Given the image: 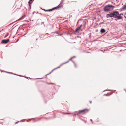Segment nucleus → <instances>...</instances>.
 I'll return each instance as SVG.
<instances>
[{"label": "nucleus", "mask_w": 126, "mask_h": 126, "mask_svg": "<svg viewBox=\"0 0 126 126\" xmlns=\"http://www.w3.org/2000/svg\"><path fill=\"white\" fill-rule=\"evenodd\" d=\"M82 26V24H81L80 25V26L79 27H78L80 29V28H81V27Z\"/></svg>", "instance_id": "412c9836"}, {"label": "nucleus", "mask_w": 126, "mask_h": 126, "mask_svg": "<svg viewBox=\"0 0 126 126\" xmlns=\"http://www.w3.org/2000/svg\"><path fill=\"white\" fill-rule=\"evenodd\" d=\"M18 76H22V77H23V76H21V75H18Z\"/></svg>", "instance_id": "4c0bfd02"}, {"label": "nucleus", "mask_w": 126, "mask_h": 126, "mask_svg": "<svg viewBox=\"0 0 126 126\" xmlns=\"http://www.w3.org/2000/svg\"><path fill=\"white\" fill-rule=\"evenodd\" d=\"M90 121H91V122H92V123H93V122H92V119H90Z\"/></svg>", "instance_id": "cd10ccee"}, {"label": "nucleus", "mask_w": 126, "mask_h": 126, "mask_svg": "<svg viewBox=\"0 0 126 126\" xmlns=\"http://www.w3.org/2000/svg\"><path fill=\"white\" fill-rule=\"evenodd\" d=\"M62 5H60V4H59L57 6L55 7H54V8H52V9H51V11L53 10H55L56 9H57L58 8L61 7H62Z\"/></svg>", "instance_id": "20e7f679"}, {"label": "nucleus", "mask_w": 126, "mask_h": 126, "mask_svg": "<svg viewBox=\"0 0 126 126\" xmlns=\"http://www.w3.org/2000/svg\"><path fill=\"white\" fill-rule=\"evenodd\" d=\"M11 74H13V75L14 74L13 73H11Z\"/></svg>", "instance_id": "72a5a7b5"}, {"label": "nucleus", "mask_w": 126, "mask_h": 126, "mask_svg": "<svg viewBox=\"0 0 126 126\" xmlns=\"http://www.w3.org/2000/svg\"><path fill=\"white\" fill-rule=\"evenodd\" d=\"M114 7L112 5H108L105 6L104 8V11L105 12H108L112 10Z\"/></svg>", "instance_id": "f03ea898"}, {"label": "nucleus", "mask_w": 126, "mask_h": 126, "mask_svg": "<svg viewBox=\"0 0 126 126\" xmlns=\"http://www.w3.org/2000/svg\"><path fill=\"white\" fill-rule=\"evenodd\" d=\"M1 32V31H0V32Z\"/></svg>", "instance_id": "603ef678"}, {"label": "nucleus", "mask_w": 126, "mask_h": 126, "mask_svg": "<svg viewBox=\"0 0 126 126\" xmlns=\"http://www.w3.org/2000/svg\"><path fill=\"white\" fill-rule=\"evenodd\" d=\"M34 0H29L28 3L29 4H32Z\"/></svg>", "instance_id": "9d476101"}, {"label": "nucleus", "mask_w": 126, "mask_h": 126, "mask_svg": "<svg viewBox=\"0 0 126 126\" xmlns=\"http://www.w3.org/2000/svg\"><path fill=\"white\" fill-rule=\"evenodd\" d=\"M69 62V61H67V62H64V63L62 64H61L60 65V66H61L62 65H63V64H65L67 63L68 62Z\"/></svg>", "instance_id": "ddd939ff"}, {"label": "nucleus", "mask_w": 126, "mask_h": 126, "mask_svg": "<svg viewBox=\"0 0 126 126\" xmlns=\"http://www.w3.org/2000/svg\"><path fill=\"white\" fill-rule=\"evenodd\" d=\"M18 40H19V39H18V40H17V41H18Z\"/></svg>", "instance_id": "49530a36"}, {"label": "nucleus", "mask_w": 126, "mask_h": 126, "mask_svg": "<svg viewBox=\"0 0 126 126\" xmlns=\"http://www.w3.org/2000/svg\"><path fill=\"white\" fill-rule=\"evenodd\" d=\"M70 114V113H65V114Z\"/></svg>", "instance_id": "a878e982"}, {"label": "nucleus", "mask_w": 126, "mask_h": 126, "mask_svg": "<svg viewBox=\"0 0 126 126\" xmlns=\"http://www.w3.org/2000/svg\"><path fill=\"white\" fill-rule=\"evenodd\" d=\"M119 14V13L117 11H115L112 12L110 13L107 14L106 16L107 18L114 17V18H115V17H116Z\"/></svg>", "instance_id": "f257e3e1"}, {"label": "nucleus", "mask_w": 126, "mask_h": 126, "mask_svg": "<svg viewBox=\"0 0 126 126\" xmlns=\"http://www.w3.org/2000/svg\"><path fill=\"white\" fill-rule=\"evenodd\" d=\"M55 69H55V68H54V69H53V70H55Z\"/></svg>", "instance_id": "ea45409f"}, {"label": "nucleus", "mask_w": 126, "mask_h": 126, "mask_svg": "<svg viewBox=\"0 0 126 126\" xmlns=\"http://www.w3.org/2000/svg\"><path fill=\"white\" fill-rule=\"evenodd\" d=\"M83 24H84L83 25V26L84 27H85V26L86 22H84V21H83Z\"/></svg>", "instance_id": "a211bd4d"}, {"label": "nucleus", "mask_w": 126, "mask_h": 126, "mask_svg": "<svg viewBox=\"0 0 126 126\" xmlns=\"http://www.w3.org/2000/svg\"><path fill=\"white\" fill-rule=\"evenodd\" d=\"M112 91H113V92H115V91H116V90H112Z\"/></svg>", "instance_id": "473e14b6"}, {"label": "nucleus", "mask_w": 126, "mask_h": 126, "mask_svg": "<svg viewBox=\"0 0 126 126\" xmlns=\"http://www.w3.org/2000/svg\"><path fill=\"white\" fill-rule=\"evenodd\" d=\"M55 69H55V68H54V69H53V70H55Z\"/></svg>", "instance_id": "a19ab883"}, {"label": "nucleus", "mask_w": 126, "mask_h": 126, "mask_svg": "<svg viewBox=\"0 0 126 126\" xmlns=\"http://www.w3.org/2000/svg\"><path fill=\"white\" fill-rule=\"evenodd\" d=\"M9 41V39L4 40L2 41V43L3 44H6Z\"/></svg>", "instance_id": "39448f33"}, {"label": "nucleus", "mask_w": 126, "mask_h": 126, "mask_svg": "<svg viewBox=\"0 0 126 126\" xmlns=\"http://www.w3.org/2000/svg\"><path fill=\"white\" fill-rule=\"evenodd\" d=\"M51 83H49V84H51Z\"/></svg>", "instance_id": "3c124183"}, {"label": "nucleus", "mask_w": 126, "mask_h": 126, "mask_svg": "<svg viewBox=\"0 0 126 126\" xmlns=\"http://www.w3.org/2000/svg\"><path fill=\"white\" fill-rule=\"evenodd\" d=\"M25 78H28L27 77H25Z\"/></svg>", "instance_id": "58836bf2"}, {"label": "nucleus", "mask_w": 126, "mask_h": 126, "mask_svg": "<svg viewBox=\"0 0 126 126\" xmlns=\"http://www.w3.org/2000/svg\"><path fill=\"white\" fill-rule=\"evenodd\" d=\"M89 102L91 104V101H89Z\"/></svg>", "instance_id": "f704fd0d"}, {"label": "nucleus", "mask_w": 126, "mask_h": 126, "mask_svg": "<svg viewBox=\"0 0 126 126\" xmlns=\"http://www.w3.org/2000/svg\"><path fill=\"white\" fill-rule=\"evenodd\" d=\"M5 72L7 73H9V74H11V72H6V71H5Z\"/></svg>", "instance_id": "5701e85b"}, {"label": "nucleus", "mask_w": 126, "mask_h": 126, "mask_svg": "<svg viewBox=\"0 0 126 126\" xmlns=\"http://www.w3.org/2000/svg\"><path fill=\"white\" fill-rule=\"evenodd\" d=\"M88 109H84L81 110H79L78 111V113L80 114L81 113H85V112H86V111L87 112H88Z\"/></svg>", "instance_id": "7ed1b4c3"}, {"label": "nucleus", "mask_w": 126, "mask_h": 126, "mask_svg": "<svg viewBox=\"0 0 126 126\" xmlns=\"http://www.w3.org/2000/svg\"><path fill=\"white\" fill-rule=\"evenodd\" d=\"M42 9L43 10H44L45 12H47V11H51V9H48V10H46L45 9Z\"/></svg>", "instance_id": "f8f14e48"}, {"label": "nucleus", "mask_w": 126, "mask_h": 126, "mask_svg": "<svg viewBox=\"0 0 126 126\" xmlns=\"http://www.w3.org/2000/svg\"><path fill=\"white\" fill-rule=\"evenodd\" d=\"M122 9L123 10H125L126 9V4H125L123 6Z\"/></svg>", "instance_id": "6e6552de"}, {"label": "nucleus", "mask_w": 126, "mask_h": 126, "mask_svg": "<svg viewBox=\"0 0 126 126\" xmlns=\"http://www.w3.org/2000/svg\"><path fill=\"white\" fill-rule=\"evenodd\" d=\"M69 62V61H67V62H64V63L62 64H61L60 65V66H61L62 65H63V64H65L67 63L68 62Z\"/></svg>", "instance_id": "dca6fc26"}, {"label": "nucleus", "mask_w": 126, "mask_h": 126, "mask_svg": "<svg viewBox=\"0 0 126 126\" xmlns=\"http://www.w3.org/2000/svg\"><path fill=\"white\" fill-rule=\"evenodd\" d=\"M14 75H16V74H14Z\"/></svg>", "instance_id": "79ce46f5"}, {"label": "nucleus", "mask_w": 126, "mask_h": 126, "mask_svg": "<svg viewBox=\"0 0 126 126\" xmlns=\"http://www.w3.org/2000/svg\"><path fill=\"white\" fill-rule=\"evenodd\" d=\"M1 72H5V71H3V70H1Z\"/></svg>", "instance_id": "2f4dec72"}, {"label": "nucleus", "mask_w": 126, "mask_h": 126, "mask_svg": "<svg viewBox=\"0 0 126 126\" xmlns=\"http://www.w3.org/2000/svg\"><path fill=\"white\" fill-rule=\"evenodd\" d=\"M74 64V66H75V68H76L77 67V66H76V64L75 63V64Z\"/></svg>", "instance_id": "393cba45"}, {"label": "nucleus", "mask_w": 126, "mask_h": 126, "mask_svg": "<svg viewBox=\"0 0 126 126\" xmlns=\"http://www.w3.org/2000/svg\"><path fill=\"white\" fill-rule=\"evenodd\" d=\"M122 18V17L119 15L117 16L116 17H115V18H117L119 20L121 19Z\"/></svg>", "instance_id": "0eeeda50"}, {"label": "nucleus", "mask_w": 126, "mask_h": 126, "mask_svg": "<svg viewBox=\"0 0 126 126\" xmlns=\"http://www.w3.org/2000/svg\"><path fill=\"white\" fill-rule=\"evenodd\" d=\"M124 17H125V18H126V17H125V16H124Z\"/></svg>", "instance_id": "c03bdc74"}, {"label": "nucleus", "mask_w": 126, "mask_h": 126, "mask_svg": "<svg viewBox=\"0 0 126 126\" xmlns=\"http://www.w3.org/2000/svg\"><path fill=\"white\" fill-rule=\"evenodd\" d=\"M107 95V94L105 95Z\"/></svg>", "instance_id": "09e8293b"}, {"label": "nucleus", "mask_w": 126, "mask_h": 126, "mask_svg": "<svg viewBox=\"0 0 126 126\" xmlns=\"http://www.w3.org/2000/svg\"><path fill=\"white\" fill-rule=\"evenodd\" d=\"M69 62V61H67V62H64V63L62 64H61L60 65V66H61L62 65H63V64H65L67 63L68 62Z\"/></svg>", "instance_id": "4468645a"}, {"label": "nucleus", "mask_w": 126, "mask_h": 126, "mask_svg": "<svg viewBox=\"0 0 126 126\" xmlns=\"http://www.w3.org/2000/svg\"><path fill=\"white\" fill-rule=\"evenodd\" d=\"M29 9H30L31 8V5L29 4Z\"/></svg>", "instance_id": "aec40b11"}, {"label": "nucleus", "mask_w": 126, "mask_h": 126, "mask_svg": "<svg viewBox=\"0 0 126 126\" xmlns=\"http://www.w3.org/2000/svg\"><path fill=\"white\" fill-rule=\"evenodd\" d=\"M107 95V94L105 95Z\"/></svg>", "instance_id": "8fccbe9b"}, {"label": "nucleus", "mask_w": 126, "mask_h": 126, "mask_svg": "<svg viewBox=\"0 0 126 126\" xmlns=\"http://www.w3.org/2000/svg\"><path fill=\"white\" fill-rule=\"evenodd\" d=\"M72 57H71L70 58L68 61H70V60H71L72 61Z\"/></svg>", "instance_id": "4be33fe9"}, {"label": "nucleus", "mask_w": 126, "mask_h": 126, "mask_svg": "<svg viewBox=\"0 0 126 126\" xmlns=\"http://www.w3.org/2000/svg\"><path fill=\"white\" fill-rule=\"evenodd\" d=\"M105 32V30L103 28L101 29L100 30V32L101 33H103Z\"/></svg>", "instance_id": "1a4fd4ad"}, {"label": "nucleus", "mask_w": 126, "mask_h": 126, "mask_svg": "<svg viewBox=\"0 0 126 126\" xmlns=\"http://www.w3.org/2000/svg\"><path fill=\"white\" fill-rule=\"evenodd\" d=\"M53 71H54V70H52V71L51 72H50L49 73V74H47L46 75V76H47V75H49V74H50L51 73H52V72Z\"/></svg>", "instance_id": "6ab92c4d"}, {"label": "nucleus", "mask_w": 126, "mask_h": 126, "mask_svg": "<svg viewBox=\"0 0 126 126\" xmlns=\"http://www.w3.org/2000/svg\"><path fill=\"white\" fill-rule=\"evenodd\" d=\"M36 40H37V39H36Z\"/></svg>", "instance_id": "a18cd8bd"}, {"label": "nucleus", "mask_w": 126, "mask_h": 126, "mask_svg": "<svg viewBox=\"0 0 126 126\" xmlns=\"http://www.w3.org/2000/svg\"><path fill=\"white\" fill-rule=\"evenodd\" d=\"M123 15V14L122 13H121L120 14H119V15H120V16H121V15Z\"/></svg>", "instance_id": "bb28decb"}, {"label": "nucleus", "mask_w": 126, "mask_h": 126, "mask_svg": "<svg viewBox=\"0 0 126 126\" xmlns=\"http://www.w3.org/2000/svg\"><path fill=\"white\" fill-rule=\"evenodd\" d=\"M64 1V0H62L60 4V5H63L62 4L63 3V2Z\"/></svg>", "instance_id": "f3484780"}, {"label": "nucleus", "mask_w": 126, "mask_h": 126, "mask_svg": "<svg viewBox=\"0 0 126 126\" xmlns=\"http://www.w3.org/2000/svg\"><path fill=\"white\" fill-rule=\"evenodd\" d=\"M57 69V67H56V68H55V69Z\"/></svg>", "instance_id": "e433bc0d"}, {"label": "nucleus", "mask_w": 126, "mask_h": 126, "mask_svg": "<svg viewBox=\"0 0 126 126\" xmlns=\"http://www.w3.org/2000/svg\"><path fill=\"white\" fill-rule=\"evenodd\" d=\"M69 62V61H67V62H64V63L62 64H61L60 65V66H61L62 65H63V64H65L67 63L68 62Z\"/></svg>", "instance_id": "2eb2a0df"}, {"label": "nucleus", "mask_w": 126, "mask_h": 126, "mask_svg": "<svg viewBox=\"0 0 126 126\" xmlns=\"http://www.w3.org/2000/svg\"><path fill=\"white\" fill-rule=\"evenodd\" d=\"M71 57L72 58V59L73 58H74L75 57V56H73V57Z\"/></svg>", "instance_id": "c756f323"}, {"label": "nucleus", "mask_w": 126, "mask_h": 126, "mask_svg": "<svg viewBox=\"0 0 126 126\" xmlns=\"http://www.w3.org/2000/svg\"><path fill=\"white\" fill-rule=\"evenodd\" d=\"M72 62H73V63L74 64H75V63L74 62V61H72Z\"/></svg>", "instance_id": "c85d7f7f"}, {"label": "nucleus", "mask_w": 126, "mask_h": 126, "mask_svg": "<svg viewBox=\"0 0 126 126\" xmlns=\"http://www.w3.org/2000/svg\"><path fill=\"white\" fill-rule=\"evenodd\" d=\"M42 24H43L44 23V22H42Z\"/></svg>", "instance_id": "37998d69"}, {"label": "nucleus", "mask_w": 126, "mask_h": 126, "mask_svg": "<svg viewBox=\"0 0 126 126\" xmlns=\"http://www.w3.org/2000/svg\"><path fill=\"white\" fill-rule=\"evenodd\" d=\"M78 114H79L78 113V111H75L74 112V114H72V115L73 114L75 115H78Z\"/></svg>", "instance_id": "9b49d317"}, {"label": "nucleus", "mask_w": 126, "mask_h": 126, "mask_svg": "<svg viewBox=\"0 0 126 126\" xmlns=\"http://www.w3.org/2000/svg\"><path fill=\"white\" fill-rule=\"evenodd\" d=\"M60 66H59L58 67H57V68H59L60 67Z\"/></svg>", "instance_id": "7c9ffc66"}, {"label": "nucleus", "mask_w": 126, "mask_h": 126, "mask_svg": "<svg viewBox=\"0 0 126 126\" xmlns=\"http://www.w3.org/2000/svg\"><path fill=\"white\" fill-rule=\"evenodd\" d=\"M19 122V121H18V122H16L15 123H17L18 122Z\"/></svg>", "instance_id": "c9c22d12"}, {"label": "nucleus", "mask_w": 126, "mask_h": 126, "mask_svg": "<svg viewBox=\"0 0 126 126\" xmlns=\"http://www.w3.org/2000/svg\"><path fill=\"white\" fill-rule=\"evenodd\" d=\"M23 120H21V121H23Z\"/></svg>", "instance_id": "de8ad7c7"}, {"label": "nucleus", "mask_w": 126, "mask_h": 126, "mask_svg": "<svg viewBox=\"0 0 126 126\" xmlns=\"http://www.w3.org/2000/svg\"><path fill=\"white\" fill-rule=\"evenodd\" d=\"M80 30V29L79 27H77L75 29V31L74 32V33L75 34L77 32H79Z\"/></svg>", "instance_id": "423d86ee"}, {"label": "nucleus", "mask_w": 126, "mask_h": 126, "mask_svg": "<svg viewBox=\"0 0 126 126\" xmlns=\"http://www.w3.org/2000/svg\"><path fill=\"white\" fill-rule=\"evenodd\" d=\"M43 78H37V79H42Z\"/></svg>", "instance_id": "b1692460"}]
</instances>
